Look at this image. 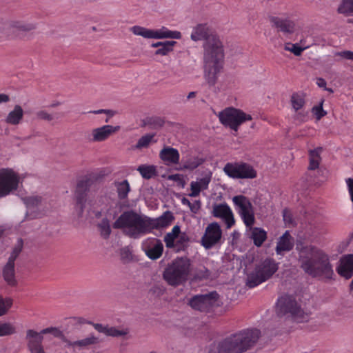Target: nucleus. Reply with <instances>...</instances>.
Masks as SVG:
<instances>
[{"mask_svg":"<svg viewBox=\"0 0 353 353\" xmlns=\"http://www.w3.org/2000/svg\"><path fill=\"white\" fill-rule=\"evenodd\" d=\"M37 23L21 19H11L6 21L2 29V33L8 39H24L28 33L34 31Z\"/></svg>","mask_w":353,"mask_h":353,"instance_id":"obj_8","label":"nucleus"},{"mask_svg":"<svg viewBox=\"0 0 353 353\" xmlns=\"http://www.w3.org/2000/svg\"><path fill=\"white\" fill-rule=\"evenodd\" d=\"M174 217L170 211H165L161 216L157 219L150 217L151 231L154 229L165 228L171 224Z\"/></svg>","mask_w":353,"mask_h":353,"instance_id":"obj_26","label":"nucleus"},{"mask_svg":"<svg viewBox=\"0 0 353 353\" xmlns=\"http://www.w3.org/2000/svg\"><path fill=\"white\" fill-rule=\"evenodd\" d=\"M23 110L19 105H16L5 119L6 123L12 125H19L23 118Z\"/></svg>","mask_w":353,"mask_h":353,"instance_id":"obj_29","label":"nucleus"},{"mask_svg":"<svg viewBox=\"0 0 353 353\" xmlns=\"http://www.w3.org/2000/svg\"><path fill=\"white\" fill-rule=\"evenodd\" d=\"M224 172L232 179H254L257 172L252 165L245 162L228 163L223 168Z\"/></svg>","mask_w":353,"mask_h":353,"instance_id":"obj_14","label":"nucleus"},{"mask_svg":"<svg viewBox=\"0 0 353 353\" xmlns=\"http://www.w3.org/2000/svg\"><path fill=\"white\" fill-rule=\"evenodd\" d=\"M159 158L167 165L179 163L180 154L177 149L165 146L159 152Z\"/></svg>","mask_w":353,"mask_h":353,"instance_id":"obj_24","label":"nucleus"},{"mask_svg":"<svg viewBox=\"0 0 353 353\" xmlns=\"http://www.w3.org/2000/svg\"><path fill=\"white\" fill-rule=\"evenodd\" d=\"M261 332L258 329H245L231 334L219 341L218 353H243L251 349L258 341Z\"/></svg>","mask_w":353,"mask_h":353,"instance_id":"obj_2","label":"nucleus"},{"mask_svg":"<svg viewBox=\"0 0 353 353\" xmlns=\"http://www.w3.org/2000/svg\"><path fill=\"white\" fill-rule=\"evenodd\" d=\"M120 126H112L105 125L100 128H94L92 131V138L91 140L94 142H101L108 139L112 134L119 131Z\"/></svg>","mask_w":353,"mask_h":353,"instance_id":"obj_22","label":"nucleus"},{"mask_svg":"<svg viewBox=\"0 0 353 353\" xmlns=\"http://www.w3.org/2000/svg\"><path fill=\"white\" fill-rule=\"evenodd\" d=\"M168 179L176 181L179 185H181L182 187H183L185 185L183 176L180 174H174L170 175L168 176Z\"/></svg>","mask_w":353,"mask_h":353,"instance_id":"obj_51","label":"nucleus"},{"mask_svg":"<svg viewBox=\"0 0 353 353\" xmlns=\"http://www.w3.org/2000/svg\"><path fill=\"white\" fill-rule=\"evenodd\" d=\"M14 332L15 327L11 323H0V336L10 335Z\"/></svg>","mask_w":353,"mask_h":353,"instance_id":"obj_43","label":"nucleus"},{"mask_svg":"<svg viewBox=\"0 0 353 353\" xmlns=\"http://www.w3.org/2000/svg\"><path fill=\"white\" fill-rule=\"evenodd\" d=\"M51 334L56 338L65 340L63 332L54 327L43 329L39 332L34 330H28L26 331V339L28 341V347L31 353H45L42 346V341L43 334Z\"/></svg>","mask_w":353,"mask_h":353,"instance_id":"obj_10","label":"nucleus"},{"mask_svg":"<svg viewBox=\"0 0 353 353\" xmlns=\"http://www.w3.org/2000/svg\"><path fill=\"white\" fill-rule=\"evenodd\" d=\"M10 101V97L8 94L0 93V103H7Z\"/></svg>","mask_w":353,"mask_h":353,"instance_id":"obj_61","label":"nucleus"},{"mask_svg":"<svg viewBox=\"0 0 353 353\" xmlns=\"http://www.w3.org/2000/svg\"><path fill=\"white\" fill-rule=\"evenodd\" d=\"M293 247L294 239L290 235L289 231H285L278 239L276 252L277 254L281 255L284 252H289L292 250Z\"/></svg>","mask_w":353,"mask_h":353,"instance_id":"obj_25","label":"nucleus"},{"mask_svg":"<svg viewBox=\"0 0 353 353\" xmlns=\"http://www.w3.org/2000/svg\"><path fill=\"white\" fill-rule=\"evenodd\" d=\"M175 239L176 238L173 236V234H167L164 238V241L165 242L166 246L168 248L173 247Z\"/></svg>","mask_w":353,"mask_h":353,"instance_id":"obj_56","label":"nucleus"},{"mask_svg":"<svg viewBox=\"0 0 353 353\" xmlns=\"http://www.w3.org/2000/svg\"><path fill=\"white\" fill-rule=\"evenodd\" d=\"M190 189L191 193L189 194V196L192 197L198 196L200 194V192L202 190L200 186L199 185V183H196V181L191 182Z\"/></svg>","mask_w":353,"mask_h":353,"instance_id":"obj_47","label":"nucleus"},{"mask_svg":"<svg viewBox=\"0 0 353 353\" xmlns=\"http://www.w3.org/2000/svg\"><path fill=\"white\" fill-rule=\"evenodd\" d=\"M223 57V50L203 54L204 78L210 86H213L216 83L218 74L222 68Z\"/></svg>","mask_w":353,"mask_h":353,"instance_id":"obj_9","label":"nucleus"},{"mask_svg":"<svg viewBox=\"0 0 353 353\" xmlns=\"http://www.w3.org/2000/svg\"><path fill=\"white\" fill-rule=\"evenodd\" d=\"M239 214L246 227H251L254 223V214L253 207L250 200L243 195H237L233 197Z\"/></svg>","mask_w":353,"mask_h":353,"instance_id":"obj_16","label":"nucleus"},{"mask_svg":"<svg viewBox=\"0 0 353 353\" xmlns=\"http://www.w3.org/2000/svg\"><path fill=\"white\" fill-rule=\"evenodd\" d=\"M278 269L279 263L274 259L266 258L256 265L254 270L248 275L246 285L252 288L260 285L270 279Z\"/></svg>","mask_w":353,"mask_h":353,"instance_id":"obj_7","label":"nucleus"},{"mask_svg":"<svg viewBox=\"0 0 353 353\" xmlns=\"http://www.w3.org/2000/svg\"><path fill=\"white\" fill-rule=\"evenodd\" d=\"M118 197L119 199H125L128 197V192L130 190V187L127 180H123L121 182L115 183Z\"/></svg>","mask_w":353,"mask_h":353,"instance_id":"obj_35","label":"nucleus"},{"mask_svg":"<svg viewBox=\"0 0 353 353\" xmlns=\"http://www.w3.org/2000/svg\"><path fill=\"white\" fill-rule=\"evenodd\" d=\"M180 232V228L178 225L173 227L172 232L168 233V234H173V236L176 238Z\"/></svg>","mask_w":353,"mask_h":353,"instance_id":"obj_60","label":"nucleus"},{"mask_svg":"<svg viewBox=\"0 0 353 353\" xmlns=\"http://www.w3.org/2000/svg\"><path fill=\"white\" fill-rule=\"evenodd\" d=\"M321 151V148H316L314 150H312L310 151L309 157H310V164L308 166V170H314L317 169L319 166L321 161L320 152Z\"/></svg>","mask_w":353,"mask_h":353,"instance_id":"obj_34","label":"nucleus"},{"mask_svg":"<svg viewBox=\"0 0 353 353\" xmlns=\"http://www.w3.org/2000/svg\"><path fill=\"white\" fill-rule=\"evenodd\" d=\"M65 341H61L65 343L68 347H79V349L86 348L90 345H95L99 343V339L92 334L85 339L75 341H71L68 340L65 336Z\"/></svg>","mask_w":353,"mask_h":353,"instance_id":"obj_27","label":"nucleus"},{"mask_svg":"<svg viewBox=\"0 0 353 353\" xmlns=\"http://www.w3.org/2000/svg\"><path fill=\"white\" fill-rule=\"evenodd\" d=\"M323 100L319 103V105L314 106L312 109V113L315 115L317 120H320L322 117L327 114V112L323 108Z\"/></svg>","mask_w":353,"mask_h":353,"instance_id":"obj_44","label":"nucleus"},{"mask_svg":"<svg viewBox=\"0 0 353 353\" xmlns=\"http://www.w3.org/2000/svg\"><path fill=\"white\" fill-rule=\"evenodd\" d=\"M222 236V231L220 225L216 222L210 223L201 238V245L207 250L211 249L217 244Z\"/></svg>","mask_w":353,"mask_h":353,"instance_id":"obj_18","label":"nucleus"},{"mask_svg":"<svg viewBox=\"0 0 353 353\" xmlns=\"http://www.w3.org/2000/svg\"><path fill=\"white\" fill-rule=\"evenodd\" d=\"M201 207V201L200 200H196L194 203H190V206H189L190 211L196 214L199 211Z\"/></svg>","mask_w":353,"mask_h":353,"instance_id":"obj_54","label":"nucleus"},{"mask_svg":"<svg viewBox=\"0 0 353 353\" xmlns=\"http://www.w3.org/2000/svg\"><path fill=\"white\" fill-rule=\"evenodd\" d=\"M13 301L11 298L0 296V316L5 315L12 307Z\"/></svg>","mask_w":353,"mask_h":353,"instance_id":"obj_41","label":"nucleus"},{"mask_svg":"<svg viewBox=\"0 0 353 353\" xmlns=\"http://www.w3.org/2000/svg\"><path fill=\"white\" fill-rule=\"evenodd\" d=\"M190 38L194 41L204 40V54L223 50L219 38L214 33L206 23L196 26L191 33Z\"/></svg>","mask_w":353,"mask_h":353,"instance_id":"obj_6","label":"nucleus"},{"mask_svg":"<svg viewBox=\"0 0 353 353\" xmlns=\"http://www.w3.org/2000/svg\"><path fill=\"white\" fill-rule=\"evenodd\" d=\"M210 181L211 176H205L200 179L199 181H196V183H199V185L200 186L201 190H203L208 189Z\"/></svg>","mask_w":353,"mask_h":353,"instance_id":"obj_50","label":"nucleus"},{"mask_svg":"<svg viewBox=\"0 0 353 353\" xmlns=\"http://www.w3.org/2000/svg\"><path fill=\"white\" fill-rule=\"evenodd\" d=\"M154 137V134H147L141 137L137 141L135 148L141 149L143 148H148L151 143L152 139Z\"/></svg>","mask_w":353,"mask_h":353,"instance_id":"obj_42","label":"nucleus"},{"mask_svg":"<svg viewBox=\"0 0 353 353\" xmlns=\"http://www.w3.org/2000/svg\"><path fill=\"white\" fill-rule=\"evenodd\" d=\"M113 228L122 229L132 239H139L151 232L150 217L131 210L123 212L114 222Z\"/></svg>","mask_w":353,"mask_h":353,"instance_id":"obj_3","label":"nucleus"},{"mask_svg":"<svg viewBox=\"0 0 353 353\" xmlns=\"http://www.w3.org/2000/svg\"><path fill=\"white\" fill-rule=\"evenodd\" d=\"M96 178L92 174L82 176L77 181L74 195L76 201V208L79 216H81L83 213L88 194L94 186Z\"/></svg>","mask_w":353,"mask_h":353,"instance_id":"obj_11","label":"nucleus"},{"mask_svg":"<svg viewBox=\"0 0 353 353\" xmlns=\"http://www.w3.org/2000/svg\"><path fill=\"white\" fill-rule=\"evenodd\" d=\"M276 312L280 317L291 319L297 323L306 321L308 319V315L302 308L301 303L291 294H283L278 298Z\"/></svg>","mask_w":353,"mask_h":353,"instance_id":"obj_4","label":"nucleus"},{"mask_svg":"<svg viewBox=\"0 0 353 353\" xmlns=\"http://www.w3.org/2000/svg\"><path fill=\"white\" fill-rule=\"evenodd\" d=\"M190 201L185 197H183L181 199V203L184 205L190 206Z\"/></svg>","mask_w":353,"mask_h":353,"instance_id":"obj_63","label":"nucleus"},{"mask_svg":"<svg viewBox=\"0 0 353 353\" xmlns=\"http://www.w3.org/2000/svg\"><path fill=\"white\" fill-rule=\"evenodd\" d=\"M270 21L272 26L278 29L279 31L284 34H292L295 31L294 21L288 19L279 17H270Z\"/></svg>","mask_w":353,"mask_h":353,"instance_id":"obj_23","label":"nucleus"},{"mask_svg":"<svg viewBox=\"0 0 353 353\" xmlns=\"http://www.w3.org/2000/svg\"><path fill=\"white\" fill-rule=\"evenodd\" d=\"M291 104L295 111L301 110L305 105V96L301 92H294L291 96Z\"/></svg>","mask_w":353,"mask_h":353,"instance_id":"obj_36","label":"nucleus"},{"mask_svg":"<svg viewBox=\"0 0 353 353\" xmlns=\"http://www.w3.org/2000/svg\"><path fill=\"white\" fill-rule=\"evenodd\" d=\"M22 201L28 208H34L41 203L42 198L39 196H30L22 198Z\"/></svg>","mask_w":353,"mask_h":353,"instance_id":"obj_40","label":"nucleus"},{"mask_svg":"<svg viewBox=\"0 0 353 353\" xmlns=\"http://www.w3.org/2000/svg\"><path fill=\"white\" fill-rule=\"evenodd\" d=\"M121 255L122 259H125V258L130 259L131 256L130 250L126 248L121 249Z\"/></svg>","mask_w":353,"mask_h":353,"instance_id":"obj_58","label":"nucleus"},{"mask_svg":"<svg viewBox=\"0 0 353 353\" xmlns=\"http://www.w3.org/2000/svg\"><path fill=\"white\" fill-rule=\"evenodd\" d=\"M23 245V240L21 239H19L17 244L14 245V247L12 251V253L19 256V254L21 253V252L22 251Z\"/></svg>","mask_w":353,"mask_h":353,"instance_id":"obj_55","label":"nucleus"},{"mask_svg":"<svg viewBox=\"0 0 353 353\" xmlns=\"http://www.w3.org/2000/svg\"><path fill=\"white\" fill-rule=\"evenodd\" d=\"M219 296V294L215 291L205 294L195 295L190 299L189 305L194 310L208 312L216 305Z\"/></svg>","mask_w":353,"mask_h":353,"instance_id":"obj_17","label":"nucleus"},{"mask_svg":"<svg viewBox=\"0 0 353 353\" xmlns=\"http://www.w3.org/2000/svg\"><path fill=\"white\" fill-rule=\"evenodd\" d=\"M93 326L94 329L99 332L103 333L107 336L113 337L123 336L128 333V330L127 329L118 330L114 327H109L108 325H103L101 323H94Z\"/></svg>","mask_w":353,"mask_h":353,"instance_id":"obj_28","label":"nucleus"},{"mask_svg":"<svg viewBox=\"0 0 353 353\" xmlns=\"http://www.w3.org/2000/svg\"><path fill=\"white\" fill-rule=\"evenodd\" d=\"M338 12L345 15H353V0H343Z\"/></svg>","mask_w":353,"mask_h":353,"instance_id":"obj_39","label":"nucleus"},{"mask_svg":"<svg viewBox=\"0 0 353 353\" xmlns=\"http://www.w3.org/2000/svg\"><path fill=\"white\" fill-rule=\"evenodd\" d=\"M335 56L341 57L343 59L353 61V51L343 50L335 53Z\"/></svg>","mask_w":353,"mask_h":353,"instance_id":"obj_49","label":"nucleus"},{"mask_svg":"<svg viewBox=\"0 0 353 353\" xmlns=\"http://www.w3.org/2000/svg\"><path fill=\"white\" fill-rule=\"evenodd\" d=\"M211 272L205 267L199 269L196 272V277L199 279H206L210 276Z\"/></svg>","mask_w":353,"mask_h":353,"instance_id":"obj_48","label":"nucleus"},{"mask_svg":"<svg viewBox=\"0 0 353 353\" xmlns=\"http://www.w3.org/2000/svg\"><path fill=\"white\" fill-rule=\"evenodd\" d=\"M18 174L12 169L0 170V198L6 196L15 191L19 186Z\"/></svg>","mask_w":353,"mask_h":353,"instance_id":"obj_15","label":"nucleus"},{"mask_svg":"<svg viewBox=\"0 0 353 353\" xmlns=\"http://www.w3.org/2000/svg\"><path fill=\"white\" fill-rule=\"evenodd\" d=\"M191 271V262L187 257H177L165 268L163 279L172 286H178L185 283Z\"/></svg>","mask_w":353,"mask_h":353,"instance_id":"obj_5","label":"nucleus"},{"mask_svg":"<svg viewBox=\"0 0 353 353\" xmlns=\"http://www.w3.org/2000/svg\"><path fill=\"white\" fill-rule=\"evenodd\" d=\"M105 112V109H100L98 110L90 111L89 113H92L94 114H104Z\"/></svg>","mask_w":353,"mask_h":353,"instance_id":"obj_62","label":"nucleus"},{"mask_svg":"<svg viewBox=\"0 0 353 353\" xmlns=\"http://www.w3.org/2000/svg\"><path fill=\"white\" fill-rule=\"evenodd\" d=\"M348 186L349 192L351 196V200L353 202V179L349 178L346 180Z\"/></svg>","mask_w":353,"mask_h":353,"instance_id":"obj_57","label":"nucleus"},{"mask_svg":"<svg viewBox=\"0 0 353 353\" xmlns=\"http://www.w3.org/2000/svg\"><path fill=\"white\" fill-rule=\"evenodd\" d=\"M305 48H302L299 43L292 44V47L285 46V50L292 52L296 56H300Z\"/></svg>","mask_w":353,"mask_h":353,"instance_id":"obj_45","label":"nucleus"},{"mask_svg":"<svg viewBox=\"0 0 353 353\" xmlns=\"http://www.w3.org/2000/svg\"><path fill=\"white\" fill-rule=\"evenodd\" d=\"M2 275L4 281L8 285L12 287L17 285V281L15 278V270L14 265L6 263L3 268Z\"/></svg>","mask_w":353,"mask_h":353,"instance_id":"obj_31","label":"nucleus"},{"mask_svg":"<svg viewBox=\"0 0 353 353\" xmlns=\"http://www.w3.org/2000/svg\"><path fill=\"white\" fill-rule=\"evenodd\" d=\"M336 270L339 275L345 279H350L353 276V254L343 255L339 260V264Z\"/></svg>","mask_w":353,"mask_h":353,"instance_id":"obj_21","label":"nucleus"},{"mask_svg":"<svg viewBox=\"0 0 353 353\" xmlns=\"http://www.w3.org/2000/svg\"><path fill=\"white\" fill-rule=\"evenodd\" d=\"M176 43L174 41H166L154 52L155 55L166 56L173 51V47Z\"/></svg>","mask_w":353,"mask_h":353,"instance_id":"obj_37","label":"nucleus"},{"mask_svg":"<svg viewBox=\"0 0 353 353\" xmlns=\"http://www.w3.org/2000/svg\"><path fill=\"white\" fill-rule=\"evenodd\" d=\"M137 170L145 179H150L157 174V168L153 165L142 164Z\"/></svg>","mask_w":353,"mask_h":353,"instance_id":"obj_33","label":"nucleus"},{"mask_svg":"<svg viewBox=\"0 0 353 353\" xmlns=\"http://www.w3.org/2000/svg\"><path fill=\"white\" fill-rule=\"evenodd\" d=\"M283 218L285 223L291 224L293 222L292 215L288 209L285 208L283 210Z\"/></svg>","mask_w":353,"mask_h":353,"instance_id":"obj_52","label":"nucleus"},{"mask_svg":"<svg viewBox=\"0 0 353 353\" xmlns=\"http://www.w3.org/2000/svg\"><path fill=\"white\" fill-rule=\"evenodd\" d=\"M143 250L149 259L157 260L163 254V245L161 241L158 239L148 238L143 243Z\"/></svg>","mask_w":353,"mask_h":353,"instance_id":"obj_19","label":"nucleus"},{"mask_svg":"<svg viewBox=\"0 0 353 353\" xmlns=\"http://www.w3.org/2000/svg\"><path fill=\"white\" fill-rule=\"evenodd\" d=\"M98 228L100 230L101 236L105 239H108L111 233L109 220L107 218H103L98 224Z\"/></svg>","mask_w":353,"mask_h":353,"instance_id":"obj_38","label":"nucleus"},{"mask_svg":"<svg viewBox=\"0 0 353 353\" xmlns=\"http://www.w3.org/2000/svg\"><path fill=\"white\" fill-rule=\"evenodd\" d=\"M250 238L256 247H260L267 239V232L261 228H252Z\"/></svg>","mask_w":353,"mask_h":353,"instance_id":"obj_32","label":"nucleus"},{"mask_svg":"<svg viewBox=\"0 0 353 353\" xmlns=\"http://www.w3.org/2000/svg\"><path fill=\"white\" fill-rule=\"evenodd\" d=\"M131 31L135 35L141 36L145 39H176L181 38V33L179 31H172L165 27L158 30L148 29L146 28L134 26L131 28Z\"/></svg>","mask_w":353,"mask_h":353,"instance_id":"obj_13","label":"nucleus"},{"mask_svg":"<svg viewBox=\"0 0 353 353\" xmlns=\"http://www.w3.org/2000/svg\"><path fill=\"white\" fill-rule=\"evenodd\" d=\"M204 162L203 159L197 156H187L182 159L181 170L192 171Z\"/></svg>","mask_w":353,"mask_h":353,"instance_id":"obj_30","label":"nucleus"},{"mask_svg":"<svg viewBox=\"0 0 353 353\" xmlns=\"http://www.w3.org/2000/svg\"><path fill=\"white\" fill-rule=\"evenodd\" d=\"M188 240H189V239H188V236H187L186 235H185V234H184V235H182V236H180L179 240V242H181V243L185 242V243H187V242L188 241Z\"/></svg>","mask_w":353,"mask_h":353,"instance_id":"obj_64","label":"nucleus"},{"mask_svg":"<svg viewBox=\"0 0 353 353\" xmlns=\"http://www.w3.org/2000/svg\"><path fill=\"white\" fill-rule=\"evenodd\" d=\"M36 116L39 119L51 121L54 119V117L47 112L46 110H39L37 112Z\"/></svg>","mask_w":353,"mask_h":353,"instance_id":"obj_46","label":"nucleus"},{"mask_svg":"<svg viewBox=\"0 0 353 353\" xmlns=\"http://www.w3.org/2000/svg\"><path fill=\"white\" fill-rule=\"evenodd\" d=\"M212 214L216 218L222 219L227 228H230L235 223L233 213L226 203L214 204Z\"/></svg>","mask_w":353,"mask_h":353,"instance_id":"obj_20","label":"nucleus"},{"mask_svg":"<svg viewBox=\"0 0 353 353\" xmlns=\"http://www.w3.org/2000/svg\"><path fill=\"white\" fill-rule=\"evenodd\" d=\"M17 257H18V255L14 254L11 252L6 264L14 266V262Z\"/></svg>","mask_w":353,"mask_h":353,"instance_id":"obj_59","label":"nucleus"},{"mask_svg":"<svg viewBox=\"0 0 353 353\" xmlns=\"http://www.w3.org/2000/svg\"><path fill=\"white\" fill-rule=\"evenodd\" d=\"M296 248L299 252L301 268L306 274L312 277L333 278L334 273L330 257L323 250L312 245Z\"/></svg>","mask_w":353,"mask_h":353,"instance_id":"obj_1","label":"nucleus"},{"mask_svg":"<svg viewBox=\"0 0 353 353\" xmlns=\"http://www.w3.org/2000/svg\"><path fill=\"white\" fill-rule=\"evenodd\" d=\"M148 124L151 125L154 128H161L163 125L164 121L161 118L150 119L148 121Z\"/></svg>","mask_w":353,"mask_h":353,"instance_id":"obj_53","label":"nucleus"},{"mask_svg":"<svg viewBox=\"0 0 353 353\" xmlns=\"http://www.w3.org/2000/svg\"><path fill=\"white\" fill-rule=\"evenodd\" d=\"M219 119L223 125L237 131L241 124L251 121L252 117L250 114L245 113L241 110L228 108L219 112Z\"/></svg>","mask_w":353,"mask_h":353,"instance_id":"obj_12","label":"nucleus"}]
</instances>
